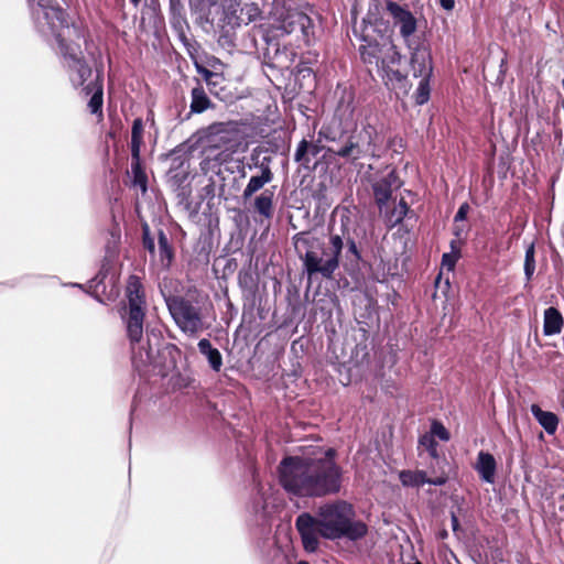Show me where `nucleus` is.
Segmentation results:
<instances>
[{
	"mask_svg": "<svg viewBox=\"0 0 564 564\" xmlns=\"http://www.w3.org/2000/svg\"><path fill=\"white\" fill-rule=\"evenodd\" d=\"M37 32L54 46L62 65L75 86L84 84L91 68L84 58L82 44L86 43L83 30L69 24L67 13L58 0H28Z\"/></svg>",
	"mask_w": 564,
	"mask_h": 564,
	"instance_id": "1",
	"label": "nucleus"
},
{
	"mask_svg": "<svg viewBox=\"0 0 564 564\" xmlns=\"http://www.w3.org/2000/svg\"><path fill=\"white\" fill-rule=\"evenodd\" d=\"M295 527L305 551L310 553L318 549L319 538L355 542L368 533V525L357 519L354 506L345 500L321 505L315 516L301 513L295 520Z\"/></svg>",
	"mask_w": 564,
	"mask_h": 564,
	"instance_id": "2",
	"label": "nucleus"
},
{
	"mask_svg": "<svg viewBox=\"0 0 564 564\" xmlns=\"http://www.w3.org/2000/svg\"><path fill=\"white\" fill-rule=\"evenodd\" d=\"M334 449L319 457L284 458L279 467L282 487L300 497H325L337 494L341 485V470L334 462Z\"/></svg>",
	"mask_w": 564,
	"mask_h": 564,
	"instance_id": "3",
	"label": "nucleus"
},
{
	"mask_svg": "<svg viewBox=\"0 0 564 564\" xmlns=\"http://www.w3.org/2000/svg\"><path fill=\"white\" fill-rule=\"evenodd\" d=\"M368 37V34L364 35L366 44L359 48L362 62L377 68L387 88L398 98L408 95L411 84L408 76L400 70L401 55L392 41L384 35H380L379 40Z\"/></svg>",
	"mask_w": 564,
	"mask_h": 564,
	"instance_id": "4",
	"label": "nucleus"
},
{
	"mask_svg": "<svg viewBox=\"0 0 564 564\" xmlns=\"http://www.w3.org/2000/svg\"><path fill=\"white\" fill-rule=\"evenodd\" d=\"M126 296L128 300L127 315L123 316L127 336L131 345L132 364L141 371L153 360V351L143 340V324L145 317V296L139 276L130 275L127 281Z\"/></svg>",
	"mask_w": 564,
	"mask_h": 564,
	"instance_id": "5",
	"label": "nucleus"
},
{
	"mask_svg": "<svg viewBox=\"0 0 564 564\" xmlns=\"http://www.w3.org/2000/svg\"><path fill=\"white\" fill-rule=\"evenodd\" d=\"M295 248L308 278L321 274L325 279H332L339 267L344 241L339 235H332L328 246L317 238L296 237Z\"/></svg>",
	"mask_w": 564,
	"mask_h": 564,
	"instance_id": "6",
	"label": "nucleus"
},
{
	"mask_svg": "<svg viewBox=\"0 0 564 564\" xmlns=\"http://www.w3.org/2000/svg\"><path fill=\"white\" fill-rule=\"evenodd\" d=\"M161 293L172 319L182 333L189 337H196L208 328L205 323V299L197 292L183 295L166 293L161 288Z\"/></svg>",
	"mask_w": 564,
	"mask_h": 564,
	"instance_id": "7",
	"label": "nucleus"
},
{
	"mask_svg": "<svg viewBox=\"0 0 564 564\" xmlns=\"http://www.w3.org/2000/svg\"><path fill=\"white\" fill-rule=\"evenodd\" d=\"M318 19L314 8L308 3L296 8H286L280 14L276 25L272 28L273 37L293 35L297 46L311 45L316 39V20Z\"/></svg>",
	"mask_w": 564,
	"mask_h": 564,
	"instance_id": "8",
	"label": "nucleus"
},
{
	"mask_svg": "<svg viewBox=\"0 0 564 564\" xmlns=\"http://www.w3.org/2000/svg\"><path fill=\"white\" fill-rule=\"evenodd\" d=\"M328 152L349 162H356L364 158H380L382 153V138L376 127L367 123L360 130H356L350 134L344 145L338 149L329 148Z\"/></svg>",
	"mask_w": 564,
	"mask_h": 564,
	"instance_id": "9",
	"label": "nucleus"
},
{
	"mask_svg": "<svg viewBox=\"0 0 564 564\" xmlns=\"http://www.w3.org/2000/svg\"><path fill=\"white\" fill-rule=\"evenodd\" d=\"M241 139L237 122H217L206 129V144L213 149L234 152Z\"/></svg>",
	"mask_w": 564,
	"mask_h": 564,
	"instance_id": "10",
	"label": "nucleus"
},
{
	"mask_svg": "<svg viewBox=\"0 0 564 564\" xmlns=\"http://www.w3.org/2000/svg\"><path fill=\"white\" fill-rule=\"evenodd\" d=\"M142 232V242L144 249H147L152 254L156 263L163 270H169L174 260V250L166 234L161 229L159 230L156 249L154 239L150 236V228L148 225L143 226Z\"/></svg>",
	"mask_w": 564,
	"mask_h": 564,
	"instance_id": "11",
	"label": "nucleus"
},
{
	"mask_svg": "<svg viewBox=\"0 0 564 564\" xmlns=\"http://www.w3.org/2000/svg\"><path fill=\"white\" fill-rule=\"evenodd\" d=\"M400 186L401 183L394 171H390L386 176L373 183V195L380 214L383 213V208L389 204L392 191Z\"/></svg>",
	"mask_w": 564,
	"mask_h": 564,
	"instance_id": "12",
	"label": "nucleus"
},
{
	"mask_svg": "<svg viewBox=\"0 0 564 564\" xmlns=\"http://www.w3.org/2000/svg\"><path fill=\"white\" fill-rule=\"evenodd\" d=\"M399 479L404 487H421L425 484L433 486H443L447 482V474L442 470L436 477H429L425 470H402Z\"/></svg>",
	"mask_w": 564,
	"mask_h": 564,
	"instance_id": "13",
	"label": "nucleus"
},
{
	"mask_svg": "<svg viewBox=\"0 0 564 564\" xmlns=\"http://www.w3.org/2000/svg\"><path fill=\"white\" fill-rule=\"evenodd\" d=\"M271 158L264 156L260 163V175H253L250 177L248 184L243 188L242 198L248 200L251 198L258 191L263 188L264 185L271 183L273 181V172L270 167Z\"/></svg>",
	"mask_w": 564,
	"mask_h": 564,
	"instance_id": "14",
	"label": "nucleus"
},
{
	"mask_svg": "<svg viewBox=\"0 0 564 564\" xmlns=\"http://www.w3.org/2000/svg\"><path fill=\"white\" fill-rule=\"evenodd\" d=\"M411 66L415 77L432 75V57L425 46H419L412 52Z\"/></svg>",
	"mask_w": 564,
	"mask_h": 564,
	"instance_id": "15",
	"label": "nucleus"
},
{
	"mask_svg": "<svg viewBox=\"0 0 564 564\" xmlns=\"http://www.w3.org/2000/svg\"><path fill=\"white\" fill-rule=\"evenodd\" d=\"M474 468L482 481L487 484L495 482L497 462L494 455L484 451L479 452Z\"/></svg>",
	"mask_w": 564,
	"mask_h": 564,
	"instance_id": "16",
	"label": "nucleus"
},
{
	"mask_svg": "<svg viewBox=\"0 0 564 564\" xmlns=\"http://www.w3.org/2000/svg\"><path fill=\"white\" fill-rule=\"evenodd\" d=\"M89 77H90V75L86 79H88ZM86 82L87 80H85L84 83H86ZM72 85L75 87V85L73 83H72ZM84 85L85 84L76 86V88L84 87L86 95L91 94V97L88 101V109H89L90 113L98 115L99 117H102V102H104L102 83L97 79L95 83L88 84L87 86H84Z\"/></svg>",
	"mask_w": 564,
	"mask_h": 564,
	"instance_id": "17",
	"label": "nucleus"
},
{
	"mask_svg": "<svg viewBox=\"0 0 564 564\" xmlns=\"http://www.w3.org/2000/svg\"><path fill=\"white\" fill-rule=\"evenodd\" d=\"M564 319L560 311L553 306L544 311L543 334L545 336L557 335L562 332Z\"/></svg>",
	"mask_w": 564,
	"mask_h": 564,
	"instance_id": "18",
	"label": "nucleus"
},
{
	"mask_svg": "<svg viewBox=\"0 0 564 564\" xmlns=\"http://www.w3.org/2000/svg\"><path fill=\"white\" fill-rule=\"evenodd\" d=\"M530 411L547 434L552 435L556 432L558 419L553 412L543 411L538 404H532Z\"/></svg>",
	"mask_w": 564,
	"mask_h": 564,
	"instance_id": "19",
	"label": "nucleus"
},
{
	"mask_svg": "<svg viewBox=\"0 0 564 564\" xmlns=\"http://www.w3.org/2000/svg\"><path fill=\"white\" fill-rule=\"evenodd\" d=\"M274 187L264 189L254 198V209L267 219L273 217L274 213Z\"/></svg>",
	"mask_w": 564,
	"mask_h": 564,
	"instance_id": "20",
	"label": "nucleus"
},
{
	"mask_svg": "<svg viewBox=\"0 0 564 564\" xmlns=\"http://www.w3.org/2000/svg\"><path fill=\"white\" fill-rule=\"evenodd\" d=\"M197 346L199 352L207 358L210 368L218 372L223 366V357L219 350L214 348L207 338L200 339Z\"/></svg>",
	"mask_w": 564,
	"mask_h": 564,
	"instance_id": "21",
	"label": "nucleus"
},
{
	"mask_svg": "<svg viewBox=\"0 0 564 564\" xmlns=\"http://www.w3.org/2000/svg\"><path fill=\"white\" fill-rule=\"evenodd\" d=\"M409 210V206L404 199H400L398 204L393 206L392 209L389 208V204L386 208H383V213L381 214L384 217V220L388 227L392 228L400 224L404 217L406 216Z\"/></svg>",
	"mask_w": 564,
	"mask_h": 564,
	"instance_id": "22",
	"label": "nucleus"
},
{
	"mask_svg": "<svg viewBox=\"0 0 564 564\" xmlns=\"http://www.w3.org/2000/svg\"><path fill=\"white\" fill-rule=\"evenodd\" d=\"M191 97V112L193 113H202L212 107L210 99L205 93L204 87L199 84L192 89Z\"/></svg>",
	"mask_w": 564,
	"mask_h": 564,
	"instance_id": "23",
	"label": "nucleus"
},
{
	"mask_svg": "<svg viewBox=\"0 0 564 564\" xmlns=\"http://www.w3.org/2000/svg\"><path fill=\"white\" fill-rule=\"evenodd\" d=\"M143 138V122L142 119H134L131 129V156L135 161V165L139 166L140 151Z\"/></svg>",
	"mask_w": 564,
	"mask_h": 564,
	"instance_id": "24",
	"label": "nucleus"
},
{
	"mask_svg": "<svg viewBox=\"0 0 564 564\" xmlns=\"http://www.w3.org/2000/svg\"><path fill=\"white\" fill-rule=\"evenodd\" d=\"M252 511L256 514L262 513L263 516H269L271 513V506L265 496L263 488H260L253 500H252Z\"/></svg>",
	"mask_w": 564,
	"mask_h": 564,
	"instance_id": "25",
	"label": "nucleus"
},
{
	"mask_svg": "<svg viewBox=\"0 0 564 564\" xmlns=\"http://www.w3.org/2000/svg\"><path fill=\"white\" fill-rule=\"evenodd\" d=\"M420 446L424 447L429 453L430 457L436 462L437 465L441 464V458L437 453V442L433 437V435L424 434L419 440Z\"/></svg>",
	"mask_w": 564,
	"mask_h": 564,
	"instance_id": "26",
	"label": "nucleus"
},
{
	"mask_svg": "<svg viewBox=\"0 0 564 564\" xmlns=\"http://www.w3.org/2000/svg\"><path fill=\"white\" fill-rule=\"evenodd\" d=\"M535 271V247L534 243H530L525 249L524 256V275L527 281H530Z\"/></svg>",
	"mask_w": 564,
	"mask_h": 564,
	"instance_id": "27",
	"label": "nucleus"
},
{
	"mask_svg": "<svg viewBox=\"0 0 564 564\" xmlns=\"http://www.w3.org/2000/svg\"><path fill=\"white\" fill-rule=\"evenodd\" d=\"M430 78L431 76H422L415 93V102L417 105H424L430 98Z\"/></svg>",
	"mask_w": 564,
	"mask_h": 564,
	"instance_id": "28",
	"label": "nucleus"
},
{
	"mask_svg": "<svg viewBox=\"0 0 564 564\" xmlns=\"http://www.w3.org/2000/svg\"><path fill=\"white\" fill-rule=\"evenodd\" d=\"M395 24L400 26V33L403 37H409L416 30V21L410 12L406 13L404 18L400 19Z\"/></svg>",
	"mask_w": 564,
	"mask_h": 564,
	"instance_id": "29",
	"label": "nucleus"
},
{
	"mask_svg": "<svg viewBox=\"0 0 564 564\" xmlns=\"http://www.w3.org/2000/svg\"><path fill=\"white\" fill-rule=\"evenodd\" d=\"M318 135H319V138H322L326 141L337 142V141L341 140L343 132L334 129L332 126H327V127L324 126L321 128Z\"/></svg>",
	"mask_w": 564,
	"mask_h": 564,
	"instance_id": "30",
	"label": "nucleus"
},
{
	"mask_svg": "<svg viewBox=\"0 0 564 564\" xmlns=\"http://www.w3.org/2000/svg\"><path fill=\"white\" fill-rule=\"evenodd\" d=\"M387 10L393 17L394 23H397L400 19L404 18L406 13H409L408 10H404L401 6L393 1L387 2Z\"/></svg>",
	"mask_w": 564,
	"mask_h": 564,
	"instance_id": "31",
	"label": "nucleus"
},
{
	"mask_svg": "<svg viewBox=\"0 0 564 564\" xmlns=\"http://www.w3.org/2000/svg\"><path fill=\"white\" fill-rule=\"evenodd\" d=\"M429 435H433L434 438H435V436H437L440 440L445 441V442L449 440L448 431L440 422H433V424L431 426V433Z\"/></svg>",
	"mask_w": 564,
	"mask_h": 564,
	"instance_id": "32",
	"label": "nucleus"
},
{
	"mask_svg": "<svg viewBox=\"0 0 564 564\" xmlns=\"http://www.w3.org/2000/svg\"><path fill=\"white\" fill-rule=\"evenodd\" d=\"M308 148H310V143L306 141V140H302L297 148H296V151L294 153V160L296 162H308L310 160L306 158V154H307V151H308Z\"/></svg>",
	"mask_w": 564,
	"mask_h": 564,
	"instance_id": "33",
	"label": "nucleus"
},
{
	"mask_svg": "<svg viewBox=\"0 0 564 564\" xmlns=\"http://www.w3.org/2000/svg\"><path fill=\"white\" fill-rule=\"evenodd\" d=\"M347 245H348V248L346 251V257L351 262H358L360 260V253H359L356 242L352 239H348Z\"/></svg>",
	"mask_w": 564,
	"mask_h": 564,
	"instance_id": "34",
	"label": "nucleus"
},
{
	"mask_svg": "<svg viewBox=\"0 0 564 564\" xmlns=\"http://www.w3.org/2000/svg\"><path fill=\"white\" fill-rule=\"evenodd\" d=\"M457 260L458 251L444 253L442 257V264L443 267L447 268V270H453Z\"/></svg>",
	"mask_w": 564,
	"mask_h": 564,
	"instance_id": "35",
	"label": "nucleus"
},
{
	"mask_svg": "<svg viewBox=\"0 0 564 564\" xmlns=\"http://www.w3.org/2000/svg\"><path fill=\"white\" fill-rule=\"evenodd\" d=\"M131 167H132V171L134 172L135 174V183L139 184L142 188V191L144 192L147 189V185H145V178L144 176L140 173V165L137 166L135 165V161L132 160V163H131Z\"/></svg>",
	"mask_w": 564,
	"mask_h": 564,
	"instance_id": "36",
	"label": "nucleus"
},
{
	"mask_svg": "<svg viewBox=\"0 0 564 564\" xmlns=\"http://www.w3.org/2000/svg\"><path fill=\"white\" fill-rule=\"evenodd\" d=\"M468 212H469V205L467 203L462 204L454 217L455 223L465 220Z\"/></svg>",
	"mask_w": 564,
	"mask_h": 564,
	"instance_id": "37",
	"label": "nucleus"
},
{
	"mask_svg": "<svg viewBox=\"0 0 564 564\" xmlns=\"http://www.w3.org/2000/svg\"><path fill=\"white\" fill-rule=\"evenodd\" d=\"M446 464V460L445 459H441V464L437 465L436 463L431 465L429 471H427V475L430 474L431 477H436L441 474L442 470L445 471L444 469V465Z\"/></svg>",
	"mask_w": 564,
	"mask_h": 564,
	"instance_id": "38",
	"label": "nucleus"
},
{
	"mask_svg": "<svg viewBox=\"0 0 564 564\" xmlns=\"http://www.w3.org/2000/svg\"><path fill=\"white\" fill-rule=\"evenodd\" d=\"M440 6L447 11H451L454 9L455 0H438Z\"/></svg>",
	"mask_w": 564,
	"mask_h": 564,
	"instance_id": "39",
	"label": "nucleus"
},
{
	"mask_svg": "<svg viewBox=\"0 0 564 564\" xmlns=\"http://www.w3.org/2000/svg\"><path fill=\"white\" fill-rule=\"evenodd\" d=\"M451 522H452V529L455 533L458 532L459 530V521H458V518L456 517V514L454 512H452V516H451Z\"/></svg>",
	"mask_w": 564,
	"mask_h": 564,
	"instance_id": "40",
	"label": "nucleus"
},
{
	"mask_svg": "<svg viewBox=\"0 0 564 564\" xmlns=\"http://www.w3.org/2000/svg\"><path fill=\"white\" fill-rule=\"evenodd\" d=\"M351 100H352V98H351V96H349L348 104L346 106V111H348L350 115L352 113V110H354L352 107L350 106Z\"/></svg>",
	"mask_w": 564,
	"mask_h": 564,
	"instance_id": "41",
	"label": "nucleus"
},
{
	"mask_svg": "<svg viewBox=\"0 0 564 564\" xmlns=\"http://www.w3.org/2000/svg\"><path fill=\"white\" fill-rule=\"evenodd\" d=\"M212 75H213V74H212V72H210V70L205 69V76H206V77L212 76Z\"/></svg>",
	"mask_w": 564,
	"mask_h": 564,
	"instance_id": "42",
	"label": "nucleus"
},
{
	"mask_svg": "<svg viewBox=\"0 0 564 564\" xmlns=\"http://www.w3.org/2000/svg\"><path fill=\"white\" fill-rule=\"evenodd\" d=\"M455 235H456V236H459V235H460V229H459L458 227H456V229H455Z\"/></svg>",
	"mask_w": 564,
	"mask_h": 564,
	"instance_id": "43",
	"label": "nucleus"
},
{
	"mask_svg": "<svg viewBox=\"0 0 564 564\" xmlns=\"http://www.w3.org/2000/svg\"><path fill=\"white\" fill-rule=\"evenodd\" d=\"M139 1H140V0H131V2H132L133 4H135V6L139 3Z\"/></svg>",
	"mask_w": 564,
	"mask_h": 564,
	"instance_id": "44",
	"label": "nucleus"
},
{
	"mask_svg": "<svg viewBox=\"0 0 564 564\" xmlns=\"http://www.w3.org/2000/svg\"><path fill=\"white\" fill-rule=\"evenodd\" d=\"M441 535H442V538H446V536H447L446 531L442 532V534H441Z\"/></svg>",
	"mask_w": 564,
	"mask_h": 564,
	"instance_id": "45",
	"label": "nucleus"
},
{
	"mask_svg": "<svg viewBox=\"0 0 564 564\" xmlns=\"http://www.w3.org/2000/svg\"><path fill=\"white\" fill-rule=\"evenodd\" d=\"M296 564H308V563H307V562H305V561H300V562H297Z\"/></svg>",
	"mask_w": 564,
	"mask_h": 564,
	"instance_id": "46",
	"label": "nucleus"
}]
</instances>
